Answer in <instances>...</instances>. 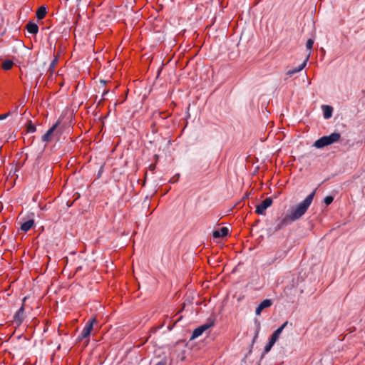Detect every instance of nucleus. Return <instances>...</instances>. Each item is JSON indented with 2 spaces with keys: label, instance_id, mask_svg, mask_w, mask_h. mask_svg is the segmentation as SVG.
I'll list each match as a JSON object with an SVG mask.
<instances>
[{
  "label": "nucleus",
  "instance_id": "dca6fc26",
  "mask_svg": "<svg viewBox=\"0 0 365 365\" xmlns=\"http://www.w3.org/2000/svg\"><path fill=\"white\" fill-rule=\"evenodd\" d=\"M272 304L271 299H264L259 305L264 309L269 307Z\"/></svg>",
  "mask_w": 365,
  "mask_h": 365
},
{
  "label": "nucleus",
  "instance_id": "6ab92c4d",
  "mask_svg": "<svg viewBox=\"0 0 365 365\" xmlns=\"http://www.w3.org/2000/svg\"><path fill=\"white\" fill-rule=\"evenodd\" d=\"M314 43V39H312V38L308 39L307 41V43H306L307 48L308 50H311L313 47Z\"/></svg>",
  "mask_w": 365,
  "mask_h": 365
},
{
  "label": "nucleus",
  "instance_id": "aec40b11",
  "mask_svg": "<svg viewBox=\"0 0 365 365\" xmlns=\"http://www.w3.org/2000/svg\"><path fill=\"white\" fill-rule=\"evenodd\" d=\"M57 61H58V58L56 57L52 61L51 63H50V66H49V70H51V72L53 71L54 70V68L57 63Z\"/></svg>",
  "mask_w": 365,
  "mask_h": 365
},
{
  "label": "nucleus",
  "instance_id": "9b49d317",
  "mask_svg": "<svg viewBox=\"0 0 365 365\" xmlns=\"http://www.w3.org/2000/svg\"><path fill=\"white\" fill-rule=\"evenodd\" d=\"M26 30L31 34H36L38 31V26L34 22H29L26 24Z\"/></svg>",
  "mask_w": 365,
  "mask_h": 365
},
{
  "label": "nucleus",
  "instance_id": "0eeeda50",
  "mask_svg": "<svg viewBox=\"0 0 365 365\" xmlns=\"http://www.w3.org/2000/svg\"><path fill=\"white\" fill-rule=\"evenodd\" d=\"M287 324L288 322H285L279 328H277L271 336L269 340L275 343L279 338L280 334H282L284 329L287 327Z\"/></svg>",
  "mask_w": 365,
  "mask_h": 365
},
{
  "label": "nucleus",
  "instance_id": "4468645a",
  "mask_svg": "<svg viewBox=\"0 0 365 365\" xmlns=\"http://www.w3.org/2000/svg\"><path fill=\"white\" fill-rule=\"evenodd\" d=\"M46 7L44 6H40L36 14V18L39 20L43 19L46 14Z\"/></svg>",
  "mask_w": 365,
  "mask_h": 365
},
{
  "label": "nucleus",
  "instance_id": "b1692460",
  "mask_svg": "<svg viewBox=\"0 0 365 365\" xmlns=\"http://www.w3.org/2000/svg\"><path fill=\"white\" fill-rule=\"evenodd\" d=\"M82 269V267L81 266H79L76 268V272L81 270Z\"/></svg>",
  "mask_w": 365,
  "mask_h": 365
},
{
  "label": "nucleus",
  "instance_id": "39448f33",
  "mask_svg": "<svg viewBox=\"0 0 365 365\" xmlns=\"http://www.w3.org/2000/svg\"><path fill=\"white\" fill-rule=\"evenodd\" d=\"M24 319V306L22 305L14 316V322L20 325Z\"/></svg>",
  "mask_w": 365,
  "mask_h": 365
},
{
  "label": "nucleus",
  "instance_id": "f257e3e1",
  "mask_svg": "<svg viewBox=\"0 0 365 365\" xmlns=\"http://www.w3.org/2000/svg\"><path fill=\"white\" fill-rule=\"evenodd\" d=\"M315 195V190L311 192L307 196V197L301 202L298 205L293 206L290 208L289 213L286 215L282 219H281L277 225L275 227V230H279L282 227L289 225L291 222H294L301 218L307 211L308 208L311 205L314 197Z\"/></svg>",
  "mask_w": 365,
  "mask_h": 365
},
{
  "label": "nucleus",
  "instance_id": "412c9836",
  "mask_svg": "<svg viewBox=\"0 0 365 365\" xmlns=\"http://www.w3.org/2000/svg\"><path fill=\"white\" fill-rule=\"evenodd\" d=\"M334 200V197L332 196H327L324 199V202L327 205H330Z\"/></svg>",
  "mask_w": 365,
  "mask_h": 365
},
{
  "label": "nucleus",
  "instance_id": "f3484780",
  "mask_svg": "<svg viewBox=\"0 0 365 365\" xmlns=\"http://www.w3.org/2000/svg\"><path fill=\"white\" fill-rule=\"evenodd\" d=\"M27 133H34L36 131V126L29 121L26 128Z\"/></svg>",
  "mask_w": 365,
  "mask_h": 365
},
{
  "label": "nucleus",
  "instance_id": "2eb2a0df",
  "mask_svg": "<svg viewBox=\"0 0 365 365\" xmlns=\"http://www.w3.org/2000/svg\"><path fill=\"white\" fill-rule=\"evenodd\" d=\"M13 65H14V63L11 60H5L2 62L1 66L4 70L7 71V70L11 69L12 68Z\"/></svg>",
  "mask_w": 365,
  "mask_h": 365
},
{
  "label": "nucleus",
  "instance_id": "5701e85b",
  "mask_svg": "<svg viewBox=\"0 0 365 365\" xmlns=\"http://www.w3.org/2000/svg\"><path fill=\"white\" fill-rule=\"evenodd\" d=\"M9 114H3V115H0V120H4L5 119L7 116H8Z\"/></svg>",
  "mask_w": 365,
  "mask_h": 365
},
{
  "label": "nucleus",
  "instance_id": "7ed1b4c3",
  "mask_svg": "<svg viewBox=\"0 0 365 365\" xmlns=\"http://www.w3.org/2000/svg\"><path fill=\"white\" fill-rule=\"evenodd\" d=\"M98 321L96 319V317H93L91 318V319H89L84 328L83 329L80 336H78L79 339H86V338H88L89 337V336L91 335V333L93 330V324L95 323H97Z\"/></svg>",
  "mask_w": 365,
  "mask_h": 365
},
{
  "label": "nucleus",
  "instance_id": "393cba45",
  "mask_svg": "<svg viewBox=\"0 0 365 365\" xmlns=\"http://www.w3.org/2000/svg\"><path fill=\"white\" fill-rule=\"evenodd\" d=\"M150 169H151V170H154V169H155V165H150Z\"/></svg>",
  "mask_w": 365,
  "mask_h": 365
},
{
  "label": "nucleus",
  "instance_id": "f03ea898",
  "mask_svg": "<svg viewBox=\"0 0 365 365\" xmlns=\"http://www.w3.org/2000/svg\"><path fill=\"white\" fill-rule=\"evenodd\" d=\"M340 138V133H332L329 135H325L317 140L314 143V146L317 148H322L325 146L338 142Z\"/></svg>",
  "mask_w": 365,
  "mask_h": 365
},
{
  "label": "nucleus",
  "instance_id": "20e7f679",
  "mask_svg": "<svg viewBox=\"0 0 365 365\" xmlns=\"http://www.w3.org/2000/svg\"><path fill=\"white\" fill-rule=\"evenodd\" d=\"M272 200L271 197H267L263 201H262L259 205L256 207V212L258 215H264L265 210L272 205Z\"/></svg>",
  "mask_w": 365,
  "mask_h": 365
},
{
  "label": "nucleus",
  "instance_id": "f8f14e48",
  "mask_svg": "<svg viewBox=\"0 0 365 365\" xmlns=\"http://www.w3.org/2000/svg\"><path fill=\"white\" fill-rule=\"evenodd\" d=\"M322 110H323L324 118L325 119L330 118L332 115V112H333L332 107L330 106L324 105V106H322Z\"/></svg>",
  "mask_w": 365,
  "mask_h": 365
},
{
  "label": "nucleus",
  "instance_id": "1a4fd4ad",
  "mask_svg": "<svg viewBox=\"0 0 365 365\" xmlns=\"http://www.w3.org/2000/svg\"><path fill=\"white\" fill-rule=\"evenodd\" d=\"M308 61V57L303 61V63L302 64H300L298 67L297 68H294L293 69H290L289 70L287 73H286V75L288 76V77H292L294 74L301 71L307 65V62Z\"/></svg>",
  "mask_w": 365,
  "mask_h": 365
},
{
  "label": "nucleus",
  "instance_id": "ddd939ff",
  "mask_svg": "<svg viewBox=\"0 0 365 365\" xmlns=\"http://www.w3.org/2000/svg\"><path fill=\"white\" fill-rule=\"evenodd\" d=\"M34 225L33 219L29 220L21 224V230L24 232H28Z\"/></svg>",
  "mask_w": 365,
  "mask_h": 365
},
{
  "label": "nucleus",
  "instance_id": "6e6552de",
  "mask_svg": "<svg viewBox=\"0 0 365 365\" xmlns=\"http://www.w3.org/2000/svg\"><path fill=\"white\" fill-rule=\"evenodd\" d=\"M228 228L226 227H223L219 230L213 231L212 236L214 238H221L227 236L228 235Z\"/></svg>",
  "mask_w": 365,
  "mask_h": 365
},
{
  "label": "nucleus",
  "instance_id": "423d86ee",
  "mask_svg": "<svg viewBox=\"0 0 365 365\" xmlns=\"http://www.w3.org/2000/svg\"><path fill=\"white\" fill-rule=\"evenodd\" d=\"M212 326V324H203L197 328H196L193 332H192V339H195V338H197L199 337L200 336H201L202 334V333L207 330V329H209L210 327Z\"/></svg>",
  "mask_w": 365,
  "mask_h": 365
},
{
  "label": "nucleus",
  "instance_id": "a878e982",
  "mask_svg": "<svg viewBox=\"0 0 365 365\" xmlns=\"http://www.w3.org/2000/svg\"><path fill=\"white\" fill-rule=\"evenodd\" d=\"M157 365H160V363H159V364H157Z\"/></svg>",
  "mask_w": 365,
  "mask_h": 365
},
{
  "label": "nucleus",
  "instance_id": "9d476101",
  "mask_svg": "<svg viewBox=\"0 0 365 365\" xmlns=\"http://www.w3.org/2000/svg\"><path fill=\"white\" fill-rule=\"evenodd\" d=\"M58 127V123L53 125V126L48 129V130L43 135L42 140L43 142H49L51 140V135Z\"/></svg>",
  "mask_w": 365,
  "mask_h": 365
},
{
  "label": "nucleus",
  "instance_id": "4be33fe9",
  "mask_svg": "<svg viewBox=\"0 0 365 365\" xmlns=\"http://www.w3.org/2000/svg\"><path fill=\"white\" fill-rule=\"evenodd\" d=\"M262 310H263V309L259 305H258V307L256 308V311H255L256 314L260 315Z\"/></svg>",
  "mask_w": 365,
  "mask_h": 365
},
{
  "label": "nucleus",
  "instance_id": "a211bd4d",
  "mask_svg": "<svg viewBox=\"0 0 365 365\" xmlns=\"http://www.w3.org/2000/svg\"><path fill=\"white\" fill-rule=\"evenodd\" d=\"M274 344V343L273 341H272L271 340H269V342L267 343V344L265 346V347L264 349V354L268 353Z\"/></svg>",
  "mask_w": 365,
  "mask_h": 365
}]
</instances>
